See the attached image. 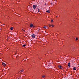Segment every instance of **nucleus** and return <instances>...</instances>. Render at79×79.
Masks as SVG:
<instances>
[{"mask_svg": "<svg viewBox=\"0 0 79 79\" xmlns=\"http://www.w3.org/2000/svg\"><path fill=\"white\" fill-rule=\"evenodd\" d=\"M70 67H71V66H70V65L69 66V68H70Z\"/></svg>", "mask_w": 79, "mask_h": 79, "instance_id": "aec40b11", "label": "nucleus"}, {"mask_svg": "<svg viewBox=\"0 0 79 79\" xmlns=\"http://www.w3.org/2000/svg\"><path fill=\"white\" fill-rule=\"evenodd\" d=\"M49 27H51V25H50V24H49Z\"/></svg>", "mask_w": 79, "mask_h": 79, "instance_id": "dca6fc26", "label": "nucleus"}, {"mask_svg": "<svg viewBox=\"0 0 79 79\" xmlns=\"http://www.w3.org/2000/svg\"><path fill=\"white\" fill-rule=\"evenodd\" d=\"M68 64H70V63L69 62V63H68Z\"/></svg>", "mask_w": 79, "mask_h": 79, "instance_id": "412c9836", "label": "nucleus"}, {"mask_svg": "<svg viewBox=\"0 0 79 79\" xmlns=\"http://www.w3.org/2000/svg\"><path fill=\"white\" fill-rule=\"evenodd\" d=\"M47 5V4L45 3V4H44V5Z\"/></svg>", "mask_w": 79, "mask_h": 79, "instance_id": "4be33fe9", "label": "nucleus"}, {"mask_svg": "<svg viewBox=\"0 0 79 79\" xmlns=\"http://www.w3.org/2000/svg\"><path fill=\"white\" fill-rule=\"evenodd\" d=\"M52 27H54V25H52Z\"/></svg>", "mask_w": 79, "mask_h": 79, "instance_id": "f3484780", "label": "nucleus"}, {"mask_svg": "<svg viewBox=\"0 0 79 79\" xmlns=\"http://www.w3.org/2000/svg\"><path fill=\"white\" fill-rule=\"evenodd\" d=\"M42 77L43 78H45V75H43L42 76Z\"/></svg>", "mask_w": 79, "mask_h": 79, "instance_id": "0eeeda50", "label": "nucleus"}, {"mask_svg": "<svg viewBox=\"0 0 79 79\" xmlns=\"http://www.w3.org/2000/svg\"><path fill=\"white\" fill-rule=\"evenodd\" d=\"M56 17V18H58V16H57Z\"/></svg>", "mask_w": 79, "mask_h": 79, "instance_id": "b1692460", "label": "nucleus"}, {"mask_svg": "<svg viewBox=\"0 0 79 79\" xmlns=\"http://www.w3.org/2000/svg\"><path fill=\"white\" fill-rule=\"evenodd\" d=\"M15 54H16V53H15Z\"/></svg>", "mask_w": 79, "mask_h": 79, "instance_id": "393cba45", "label": "nucleus"}, {"mask_svg": "<svg viewBox=\"0 0 79 79\" xmlns=\"http://www.w3.org/2000/svg\"><path fill=\"white\" fill-rule=\"evenodd\" d=\"M0 30H1V29H0Z\"/></svg>", "mask_w": 79, "mask_h": 79, "instance_id": "a878e982", "label": "nucleus"}, {"mask_svg": "<svg viewBox=\"0 0 79 79\" xmlns=\"http://www.w3.org/2000/svg\"><path fill=\"white\" fill-rule=\"evenodd\" d=\"M10 29H11V30H13V27H11L10 28Z\"/></svg>", "mask_w": 79, "mask_h": 79, "instance_id": "9b49d317", "label": "nucleus"}, {"mask_svg": "<svg viewBox=\"0 0 79 79\" xmlns=\"http://www.w3.org/2000/svg\"><path fill=\"white\" fill-rule=\"evenodd\" d=\"M46 12L47 13H50V10H48L46 11Z\"/></svg>", "mask_w": 79, "mask_h": 79, "instance_id": "9d476101", "label": "nucleus"}, {"mask_svg": "<svg viewBox=\"0 0 79 79\" xmlns=\"http://www.w3.org/2000/svg\"><path fill=\"white\" fill-rule=\"evenodd\" d=\"M30 26L31 27H33V24L32 23H31L30 24Z\"/></svg>", "mask_w": 79, "mask_h": 79, "instance_id": "39448f33", "label": "nucleus"}, {"mask_svg": "<svg viewBox=\"0 0 79 79\" xmlns=\"http://www.w3.org/2000/svg\"><path fill=\"white\" fill-rule=\"evenodd\" d=\"M37 6L36 5H33V8L34 9H35L36 8V7H37Z\"/></svg>", "mask_w": 79, "mask_h": 79, "instance_id": "f257e3e1", "label": "nucleus"}, {"mask_svg": "<svg viewBox=\"0 0 79 79\" xmlns=\"http://www.w3.org/2000/svg\"><path fill=\"white\" fill-rule=\"evenodd\" d=\"M78 40V38H76V40Z\"/></svg>", "mask_w": 79, "mask_h": 79, "instance_id": "2eb2a0df", "label": "nucleus"}, {"mask_svg": "<svg viewBox=\"0 0 79 79\" xmlns=\"http://www.w3.org/2000/svg\"><path fill=\"white\" fill-rule=\"evenodd\" d=\"M52 4H53V3H51V5H52Z\"/></svg>", "mask_w": 79, "mask_h": 79, "instance_id": "5701e85b", "label": "nucleus"}, {"mask_svg": "<svg viewBox=\"0 0 79 79\" xmlns=\"http://www.w3.org/2000/svg\"><path fill=\"white\" fill-rule=\"evenodd\" d=\"M73 69V70H74V71H75V70H76V68L75 67H74Z\"/></svg>", "mask_w": 79, "mask_h": 79, "instance_id": "1a4fd4ad", "label": "nucleus"}, {"mask_svg": "<svg viewBox=\"0 0 79 79\" xmlns=\"http://www.w3.org/2000/svg\"><path fill=\"white\" fill-rule=\"evenodd\" d=\"M2 64L3 66H6V64L3 62L2 63Z\"/></svg>", "mask_w": 79, "mask_h": 79, "instance_id": "7ed1b4c3", "label": "nucleus"}, {"mask_svg": "<svg viewBox=\"0 0 79 79\" xmlns=\"http://www.w3.org/2000/svg\"><path fill=\"white\" fill-rule=\"evenodd\" d=\"M44 27V29H47V28H48L47 27V26H44V27Z\"/></svg>", "mask_w": 79, "mask_h": 79, "instance_id": "423d86ee", "label": "nucleus"}, {"mask_svg": "<svg viewBox=\"0 0 79 79\" xmlns=\"http://www.w3.org/2000/svg\"><path fill=\"white\" fill-rule=\"evenodd\" d=\"M31 36L32 38H35V35L34 34H33L31 35Z\"/></svg>", "mask_w": 79, "mask_h": 79, "instance_id": "f03ea898", "label": "nucleus"}, {"mask_svg": "<svg viewBox=\"0 0 79 79\" xmlns=\"http://www.w3.org/2000/svg\"><path fill=\"white\" fill-rule=\"evenodd\" d=\"M22 47H26V45L24 44V45H23Z\"/></svg>", "mask_w": 79, "mask_h": 79, "instance_id": "ddd939ff", "label": "nucleus"}, {"mask_svg": "<svg viewBox=\"0 0 79 79\" xmlns=\"http://www.w3.org/2000/svg\"><path fill=\"white\" fill-rule=\"evenodd\" d=\"M51 23H53V20H51Z\"/></svg>", "mask_w": 79, "mask_h": 79, "instance_id": "f8f14e48", "label": "nucleus"}, {"mask_svg": "<svg viewBox=\"0 0 79 79\" xmlns=\"http://www.w3.org/2000/svg\"><path fill=\"white\" fill-rule=\"evenodd\" d=\"M38 12H39V11H40V9H39L38 8Z\"/></svg>", "mask_w": 79, "mask_h": 79, "instance_id": "4468645a", "label": "nucleus"}, {"mask_svg": "<svg viewBox=\"0 0 79 79\" xmlns=\"http://www.w3.org/2000/svg\"><path fill=\"white\" fill-rule=\"evenodd\" d=\"M59 68L60 69H62V67H61V65H59Z\"/></svg>", "mask_w": 79, "mask_h": 79, "instance_id": "20e7f679", "label": "nucleus"}, {"mask_svg": "<svg viewBox=\"0 0 79 79\" xmlns=\"http://www.w3.org/2000/svg\"><path fill=\"white\" fill-rule=\"evenodd\" d=\"M24 71V70H20V73H23V72Z\"/></svg>", "mask_w": 79, "mask_h": 79, "instance_id": "6e6552de", "label": "nucleus"}, {"mask_svg": "<svg viewBox=\"0 0 79 79\" xmlns=\"http://www.w3.org/2000/svg\"><path fill=\"white\" fill-rule=\"evenodd\" d=\"M68 66H70V64H68Z\"/></svg>", "mask_w": 79, "mask_h": 79, "instance_id": "6ab92c4d", "label": "nucleus"}, {"mask_svg": "<svg viewBox=\"0 0 79 79\" xmlns=\"http://www.w3.org/2000/svg\"><path fill=\"white\" fill-rule=\"evenodd\" d=\"M22 31H24V32H25V30H23V29H22Z\"/></svg>", "mask_w": 79, "mask_h": 79, "instance_id": "a211bd4d", "label": "nucleus"}]
</instances>
